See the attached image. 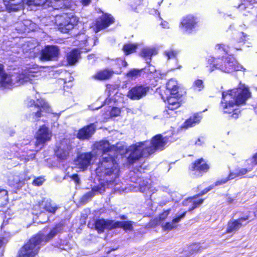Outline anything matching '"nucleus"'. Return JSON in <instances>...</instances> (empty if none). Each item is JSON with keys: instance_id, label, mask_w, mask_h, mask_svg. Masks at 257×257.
<instances>
[{"instance_id": "nucleus-1", "label": "nucleus", "mask_w": 257, "mask_h": 257, "mask_svg": "<svg viewBox=\"0 0 257 257\" xmlns=\"http://www.w3.org/2000/svg\"><path fill=\"white\" fill-rule=\"evenodd\" d=\"M118 147L110 146L109 142L102 141L94 144L93 151L91 153H82L79 155L75 161L76 167L80 170L84 171L91 164L92 160L96 155L101 154L102 158L95 169L98 180H103L101 187L93 188L91 192L86 194L88 197L94 196V193H102L104 191L105 186L113 185L118 176L119 168L114 157L117 156Z\"/></svg>"}, {"instance_id": "nucleus-2", "label": "nucleus", "mask_w": 257, "mask_h": 257, "mask_svg": "<svg viewBox=\"0 0 257 257\" xmlns=\"http://www.w3.org/2000/svg\"><path fill=\"white\" fill-rule=\"evenodd\" d=\"M251 96L248 88L243 84H239L237 88L222 92L220 109L224 113L230 115L232 118L238 117L240 110L238 106L245 103Z\"/></svg>"}, {"instance_id": "nucleus-3", "label": "nucleus", "mask_w": 257, "mask_h": 257, "mask_svg": "<svg viewBox=\"0 0 257 257\" xmlns=\"http://www.w3.org/2000/svg\"><path fill=\"white\" fill-rule=\"evenodd\" d=\"M215 49L219 56L217 58L211 56L208 58L206 67L209 72L219 69L225 73H231L243 69L233 56H228L229 48L227 46L217 44Z\"/></svg>"}, {"instance_id": "nucleus-4", "label": "nucleus", "mask_w": 257, "mask_h": 257, "mask_svg": "<svg viewBox=\"0 0 257 257\" xmlns=\"http://www.w3.org/2000/svg\"><path fill=\"white\" fill-rule=\"evenodd\" d=\"M59 231L58 227L56 226L47 235L42 233L37 234L22 247L17 257H34L38 252L40 245H43L50 240Z\"/></svg>"}, {"instance_id": "nucleus-5", "label": "nucleus", "mask_w": 257, "mask_h": 257, "mask_svg": "<svg viewBox=\"0 0 257 257\" xmlns=\"http://www.w3.org/2000/svg\"><path fill=\"white\" fill-rule=\"evenodd\" d=\"M149 145L150 143L147 141L130 146L126 150L127 153L129 154L127 158L128 162L134 163L142 157H146L151 155V149H149Z\"/></svg>"}, {"instance_id": "nucleus-6", "label": "nucleus", "mask_w": 257, "mask_h": 257, "mask_svg": "<svg viewBox=\"0 0 257 257\" xmlns=\"http://www.w3.org/2000/svg\"><path fill=\"white\" fill-rule=\"evenodd\" d=\"M78 21L77 18L72 14H63L57 16L55 23L59 27V29L64 33L72 29Z\"/></svg>"}, {"instance_id": "nucleus-7", "label": "nucleus", "mask_w": 257, "mask_h": 257, "mask_svg": "<svg viewBox=\"0 0 257 257\" xmlns=\"http://www.w3.org/2000/svg\"><path fill=\"white\" fill-rule=\"evenodd\" d=\"M38 67L29 68L26 71L19 74L16 77V81L20 84H23L30 82L34 83L35 80L41 76V72L38 70Z\"/></svg>"}, {"instance_id": "nucleus-8", "label": "nucleus", "mask_w": 257, "mask_h": 257, "mask_svg": "<svg viewBox=\"0 0 257 257\" xmlns=\"http://www.w3.org/2000/svg\"><path fill=\"white\" fill-rule=\"evenodd\" d=\"M28 105L32 106L34 105V109H36L37 111H33L32 114L34 119H37L41 116V111H46L49 112L50 108L49 104L43 99H38L36 104L33 100H27V102Z\"/></svg>"}, {"instance_id": "nucleus-9", "label": "nucleus", "mask_w": 257, "mask_h": 257, "mask_svg": "<svg viewBox=\"0 0 257 257\" xmlns=\"http://www.w3.org/2000/svg\"><path fill=\"white\" fill-rule=\"evenodd\" d=\"M198 19L193 15L183 17L180 22L179 27L184 32L191 33L197 26Z\"/></svg>"}, {"instance_id": "nucleus-10", "label": "nucleus", "mask_w": 257, "mask_h": 257, "mask_svg": "<svg viewBox=\"0 0 257 257\" xmlns=\"http://www.w3.org/2000/svg\"><path fill=\"white\" fill-rule=\"evenodd\" d=\"M52 136V132L48 127L45 125L41 126L36 134V147L41 149L46 143L50 141Z\"/></svg>"}, {"instance_id": "nucleus-11", "label": "nucleus", "mask_w": 257, "mask_h": 257, "mask_svg": "<svg viewBox=\"0 0 257 257\" xmlns=\"http://www.w3.org/2000/svg\"><path fill=\"white\" fill-rule=\"evenodd\" d=\"M250 172L248 171V169L246 168L239 169L238 170H236L235 173L232 172L230 173L228 176L227 178L222 179L221 180L217 181L215 185H212L208 187V188L205 189L203 190L201 194H199L198 196H202L206 193H207L208 191L212 189L214 186H216L218 185H222L225 183L229 180H231L234 179L237 177H241L243 175L246 174L247 172Z\"/></svg>"}, {"instance_id": "nucleus-12", "label": "nucleus", "mask_w": 257, "mask_h": 257, "mask_svg": "<svg viewBox=\"0 0 257 257\" xmlns=\"http://www.w3.org/2000/svg\"><path fill=\"white\" fill-rule=\"evenodd\" d=\"M150 143L149 149H151V154L154 153L157 150H163L168 143V139L163 138L161 135H158L153 137Z\"/></svg>"}, {"instance_id": "nucleus-13", "label": "nucleus", "mask_w": 257, "mask_h": 257, "mask_svg": "<svg viewBox=\"0 0 257 257\" xmlns=\"http://www.w3.org/2000/svg\"><path fill=\"white\" fill-rule=\"evenodd\" d=\"M58 54L59 49L57 47L47 46L42 51L40 59L42 61L52 60L57 57Z\"/></svg>"}, {"instance_id": "nucleus-14", "label": "nucleus", "mask_w": 257, "mask_h": 257, "mask_svg": "<svg viewBox=\"0 0 257 257\" xmlns=\"http://www.w3.org/2000/svg\"><path fill=\"white\" fill-rule=\"evenodd\" d=\"M113 22V19L110 15H103L102 17L97 19L96 23L91 27L95 33L108 27L109 25Z\"/></svg>"}, {"instance_id": "nucleus-15", "label": "nucleus", "mask_w": 257, "mask_h": 257, "mask_svg": "<svg viewBox=\"0 0 257 257\" xmlns=\"http://www.w3.org/2000/svg\"><path fill=\"white\" fill-rule=\"evenodd\" d=\"M29 179L24 174L10 175L8 177V184L12 187L15 189H20L24 184L25 182Z\"/></svg>"}, {"instance_id": "nucleus-16", "label": "nucleus", "mask_w": 257, "mask_h": 257, "mask_svg": "<svg viewBox=\"0 0 257 257\" xmlns=\"http://www.w3.org/2000/svg\"><path fill=\"white\" fill-rule=\"evenodd\" d=\"M71 149V146L69 144V141L64 139L57 147V149L55 151V153L59 158L62 160L65 159L68 156Z\"/></svg>"}, {"instance_id": "nucleus-17", "label": "nucleus", "mask_w": 257, "mask_h": 257, "mask_svg": "<svg viewBox=\"0 0 257 257\" xmlns=\"http://www.w3.org/2000/svg\"><path fill=\"white\" fill-rule=\"evenodd\" d=\"M78 41L79 42V46L80 49H84L85 52L90 50L91 48L96 44L95 39L87 37L84 34L79 36Z\"/></svg>"}, {"instance_id": "nucleus-18", "label": "nucleus", "mask_w": 257, "mask_h": 257, "mask_svg": "<svg viewBox=\"0 0 257 257\" xmlns=\"http://www.w3.org/2000/svg\"><path fill=\"white\" fill-rule=\"evenodd\" d=\"M149 90V87L143 86H136L131 89L128 92L127 96L134 100H137L145 96Z\"/></svg>"}, {"instance_id": "nucleus-19", "label": "nucleus", "mask_w": 257, "mask_h": 257, "mask_svg": "<svg viewBox=\"0 0 257 257\" xmlns=\"http://www.w3.org/2000/svg\"><path fill=\"white\" fill-rule=\"evenodd\" d=\"M115 221L109 220L99 219L96 221L95 228L98 232H102L105 229L115 228Z\"/></svg>"}, {"instance_id": "nucleus-20", "label": "nucleus", "mask_w": 257, "mask_h": 257, "mask_svg": "<svg viewBox=\"0 0 257 257\" xmlns=\"http://www.w3.org/2000/svg\"><path fill=\"white\" fill-rule=\"evenodd\" d=\"M95 127L93 124H91L80 130L77 133V138L81 140L88 139L94 134Z\"/></svg>"}, {"instance_id": "nucleus-21", "label": "nucleus", "mask_w": 257, "mask_h": 257, "mask_svg": "<svg viewBox=\"0 0 257 257\" xmlns=\"http://www.w3.org/2000/svg\"><path fill=\"white\" fill-rule=\"evenodd\" d=\"M248 219L247 216L241 217L228 222L226 231L227 233L233 232L239 229L243 225V222Z\"/></svg>"}, {"instance_id": "nucleus-22", "label": "nucleus", "mask_w": 257, "mask_h": 257, "mask_svg": "<svg viewBox=\"0 0 257 257\" xmlns=\"http://www.w3.org/2000/svg\"><path fill=\"white\" fill-rule=\"evenodd\" d=\"M6 9L9 12L17 11L22 7L23 0H3Z\"/></svg>"}, {"instance_id": "nucleus-23", "label": "nucleus", "mask_w": 257, "mask_h": 257, "mask_svg": "<svg viewBox=\"0 0 257 257\" xmlns=\"http://www.w3.org/2000/svg\"><path fill=\"white\" fill-rule=\"evenodd\" d=\"M51 6L55 9H72L73 5L71 0H50Z\"/></svg>"}, {"instance_id": "nucleus-24", "label": "nucleus", "mask_w": 257, "mask_h": 257, "mask_svg": "<svg viewBox=\"0 0 257 257\" xmlns=\"http://www.w3.org/2000/svg\"><path fill=\"white\" fill-rule=\"evenodd\" d=\"M203 199L197 200L196 197L194 196L184 200L183 202V204L184 206L188 207L187 209L188 211H191L199 205L203 203Z\"/></svg>"}, {"instance_id": "nucleus-25", "label": "nucleus", "mask_w": 257, "mask_h": 257, "mask_svg": "<svg viewBox=\"0 0 257 257\" xmlns=\"http://www.w3.org/2000/svg\"><path fill=\"white\" fill-rule=\"evenodd\" d=\"M21 28L19 30L22 33L29 32L35 31L37 28V25L31 20H26L19 24Z\"/></svg>"}, {"instance_id": "nucleus-26", "label": "nucleus", "mask_w": 257, "mask_h": 257, "mask_svg": "<svg viewBox=\"0 0 257 257\" xmlns=\"http://www.w3.org/2000/svg\"><path fill=\"white\" fill-rule=\"evenodd\" d=\"M208 169V165L202 159L195 161L192 164L190 167V170L192 171H198L200 172H206Z\"/></svg>"}, {"instance_id": "nucleus-27", "label": "nucleus", "mask_w": 257, "mask_h": 257, "mask_svg": "<svg viewBox=\"0 0 257 257\" xmlns=\"http://www.w3.org/2000/svg\"><path fill=\"white\" fill-rule=\"evenodd\" d=\"M179 94L170 95L167 97V107L169 110H174L180 106V103L178 101Z\"/></svg>"}, {"instance_id": "nucleus-28", "label": "nucleus", "mask_w": 257, "mask_h": 257, "mask_svg": "<svg viewBox=\"0 0 257 257\" xmlns=\"http://www.w3.org/2000/svg\"><path fill=\"white\" fill-rule=\"evenodd\" d=\"M201 119L202 116L200 114H195L185 121L183 124V127L188 128L189 127H193L196 124H198Z\"/></svg>"}, {"instance_id": "nucleus-29", "label": "nucleus", "mask_w": 257, "mask_h": 257, "mask_svg": "<svg viewBox=\"0 0 257 257\" xmlns=\"http://www.w3.org/2000/svg\"><path fill=\"white\" fill-rule=\"evenodd\" d=\"M167 93L170 95H177L178 93L179 86L177 81L173 79H170L166 84Z\"/></svg>"}, {"instance_id": "nucleus-30", "label": "nucleus", "mask_w": 257, "mask_h": 257, "mask_svg": "<svg viewBox=\"0 0 257 257\" xmlns=\"http://www.w3.org/2000/svg\"><path fill=\"white\" fill-rule=\"evenodd\" d=\"M109 106L106 111L103 114V121H105L111 117L117 116L120 113V110L117 107H113L110 109Z\"/></svg>"}, {"instance_id": "nucleus-31", "label": "nucleus", "mask_w": 257, "mask_h": 257, "mask_svg": "<svg viewBox=\"0 0 257 257\" xmlns=\"http://www.w3.org/2000/svg\"><path fill=\"white\" fill-rule=\"evenodd\" d=\"M157 49L154 47H145L142 49L141 55L144 58H151L157 53Z\"/></svg>"}, {"instance_id": "nucleus-32", "label": "nucleus", "mask_w": 257, "mask_h": 257, "mask_svg": "<svg viewBox=\"0 0 257 257\" xmlns=\"http://www.w3.org/2000/svg\"><path fill=\"white\" fill-rule=\"evenodd\" d=\"M113 72L110 70H104L100 71L96 73L93 78L99 80H103L111 77Z\"/></svg>"}, {"instance_id": "nucleus-33", "label": "nucleus", "mask_w": 257, "mask_h": 257, "mask_svg": "<svg viewBox=\"0 0 257 257\" xmlns=\"http://www.w3.org/2000/svg\"><path fill=\"white\" fill-rule=\"evenodd\" d=\"M80 52L77 49H73L67 54V61L70 64L76 63L80 58Z\"/></svg>"}, {"instance_id": "nucleus-34", "label": "nucleus", "mask_w": 257, "mask_h": 257, "mask_svg": "<svg viewBox=\"0 0 257 257\" xmlns=\"http://www.w3.org/2000/svg\"><path fill=\"white\" fill-rule=\"evenodd\" d=\"M142 46V43H128L124 45L123 50L126 55H128L135 52L137 48H141Z\"/></svg>"}, {"instance_id": "nucleus-35", "label": "nucleus", "mask_w": 257, "mask_h": 257, "mask_svg": "<svg viewBox=\"0 0 257 257\" xmlns=\"http://www.w3.org/2000/svg\"><path fill=\"white\" fill-rule=\"evenodd\" d=\"M144 71V69H131L126 74V77L131 80H135L140 77Z\"/></svg>"}, {"instance_id": "nucleus-36", "label": "nucleus", "mask_w": 257, "mask_h": 257, "mask_svg": "<svg viewBox=\"0 0 257 257\" xmlns=\"http://www.w3.org/2000/svg\"><path fill=\"white\" fill-rule=\"evenodd\" d=\"M12 79L10 75L6 74L0 77V85L2 87L9 88L12 86Z\"/></svg>"}, {"instance_id": "nucleus-37", "label": "nucleus", "mask_w": 257, "mask_h": 257, "mask_svg": "<svg viewBox=\"0 0 257 257\" xmlns=\"http://www.w3.org/2000/svg\"><path fill=\"white\" fill-rule=\"evenodd\" d=\"M186 211L184 212L181 215L173 219L172 222L166 223L162 226L164 230H171L175 228L176 226L174 224L179 222L181 219L183 218L186 214Z\"/></svg>"}, {"instance_id": "nucleus-38", "label": "nucleus", "mask_w": 257, "mask_h": 257, "mask_svg": "<svg viewBox=\"0 0 257 257\" xmlns=\"http://www.w3.org/2000/svg\"><path fill=\"white\" fill-rule=\"evenodd\" d=\"M115 228H122L125 230H132L133 229V222L130 221H115Z\"/></svg>"}, {"instance_id": "nucleus-39", "label": "nucleus", "mask_w": 257, "mask_h": 257, "mask_svg": "<svg viewBox=\"0 0 257 257\" xmlns=\"http://www.w3.org/2000/svg\"><path fill=\"white\" fill-rule=\"evenodd\" d=\"M257 164V153L255 154L252 158L247 159L244 164V166L248 169V171H251L255 165Z\"/></svg>"}, {"instance_id": "nucleus-40", "label": "nucleus", "mask_w": 257, "mask_h": 257, "mask_svg": "<svg viewBox=\"0 0 257 257\" xmlns=\"http://www.w3.org/2000/svg\"><path fill=\"white\" fill-rule=\"evenodd\" d=\"M8 201V192L6 190L0 189V207H3Z\"/></svg>"}, {"instance_id": "nucleus-41", "label": "nucleus", "mask_w": 257, "mask_h": 257, "mask_svg": "<svg viewBox=\"0 0 257 257\" xmlns=\"http://www.w3.org/2000/svg\"><path fill=\"white\" fill-rule=\"evenodd\" d=\"M44 208L47 211L52 214L55 213L56 210L58 209V207L55 205L52 204L51 202L48 200H47L45 202Z\"/></svg>"}, {"instance_id": "nucleus-42", "label": "nucleus", "mask_w": 257, "mask_h": 257, "mask_svg": "<svg viewBox=\"0 0 257 257\" xmlns=\"http://www.w3.org/2000/svg\"><path fill=\"white\" fill-rule=\"evenodd\" d=\"M139 189L140 191L142 192H147L150 191V192L154 193L156 191V190L152 189L151 185L148 184V182H147V183L143 182L142 184H140Z\"/></svg>"}, {"instance_id": "nucleus-43", "label": "nucleus", "mask_w": 257, "mask_h": 257, "mask_svg": "<svg viewBox=\"0 0 257 257\" xmlns=\"http://www.w3.org/2000/svg\"><path fill=\"white\" fill-rule=\"evenodd\" d=\"M47 0H27L26 4L29 6H41L45 4Z\"/></svg>"}, {"instance_id": "nucleus-44", "label": "nucleus", "mask_w": 257, "mask_h": 257, "mask_svg": "<svg viewBox=\"0 0 257 257\" xmlns=\"http://www.w3.org/2000/svg\"><path fill=\"white\" fill-rule=\"evenodd\" d=\"M247 35L243 32H238L236 33L234 36V39L238 43L243 42L246 40Z\"/></svg>"}, {"instance_id": "nucleus-45", "label": "nucleus", "mask_w": 257, "mask_h": 257, "mask_svg": "<svg viewBox=\"0 0 257 257\" xmlns=\"http://www.w3.org/2000/svg\"><path fill=\"white\" fill-rule=\"evenodd\" d=\"M203 81L200 79H197L194 81L193 84V88L197 91L201 90L203 87L204 85L203 84Z\"/></svg>"}, {"instance_id": "nucleus-46", "label": "nucleus", "mask_w": 257, "mask_h": 257, "mask_svg": "<svg viewBox=\"0 0 257 257\" xmlns=\"http://www.w3.org/2000/svg\"><path fill=\"white\" fill-rule=\"evenodd\" d=\"M178 54V52L176 50L170 49L165 52V55L169 59L175 58Z\"/></svg>"}, {"instance_id": "nucleus-47", "label": "nucleus", "mask_w": 257, "mask_h": 257, "mask_svg": "<svg viewBox=\"0 0 257 257\" xmlns=\"http://www.w3.org/2000/svg\"><path fill=\"white\" fill-rule=\"evenodd\" d=\"M45 179L43 177H40L36 178L33 182V184L35 186H41L44 183Z\"/></svg>"}, {"instance_id": "nucleus-48", "label": "nucleus", "mask_w": 257, "mask_h": 257, "mask_svg": "<svg viewBox=\"0 0 257 257\" xmlns=\"http://www.w3.org/2000/svg\"><path fill=\"white\" fill-rule=\"evenodd\" d=\"M244 3L241 4L239 6V8L240 10H243L245 8V5H246L247 3H249L250 5H251L252 4L257 3V0H244Z\"/></svg>"}, {"instance_id": "nucleus-49", "label": "nucleus", "mask_w": 257, "mask_h": 257, "mask_svg": "<svg viewBox=\"0 0 257 257\" xmlns=\"http://www.w3.org/2000/svg\"><path fill=\"white\" fill-rule=\"evenodd\" d=\"M145 70L148 72L153 73L156 71L155 68L154 66L149 64L147 68L146 67L144 69V70Z\"/></svg>"}, {"instance_id": "nucleus-50", "label": "nucleus", "mask_w": 257, "mask_h": 257, "mask_svg": "<svg viewBox=\"0 0 257 257\" xmlns=\"http://www.w3.org/2000/svg\"><path fill=\"white\" fill-rule=\"evenodd\" d=\"M170 213V210H167L166 211H165L163 212L160 215V220H164L165 219L168 214Z\"/></svg>"}, {"instance_id": "nucleus-51", "label": "nucleus", "mask_w": 257, "mask_h": 257, "mask_svg": "<svg viewBox=\"0 0 257 257\" xmlns=\"http://www.w3.org/2000/svg\"><path fill=\"white\" fill-rule=\"evenodd\" d=\"M70 178H71L77 184H79L80 182V180L78 177V176L77 174H74L72 176H69Z\"/></svg>"}, {"instance_id": "nucleus-52", "label": "nucleus", "mask_w": 257, "mask_h": 257, "mask_svg": "<svg viewBox=\"0 0 257 257\" xmlns=\"http://www.w3.org/2000/svg\"><path fill=\"white\" fill-rule=\"evenodd\" d=\"M91 0H80L81 4L84 6H88L91 3Z\"/></svg>"}, {"instance_id": "nucleus-53", "label": "nucleus", "mask_w": 257, "mask_h": 257, "mask_svg": "<svg viewBox=\"0 0 257 257\" xmlns=\"http://www.w3.org/2000/svg\"><path fill=\"white\" fill-rule=\"evenodd\" d=\"M6 73L5 72L4 65L0 64V77L4 76Z\"/></svg>"}, {"instance_id": "nucleus-54", "label": "nucleus", "mask_w": 257, "mask_h": 257, "mask_svg": "<svg viewBox=\"0 0 257 257\" xmlns=\"http://www.w3.org/2000/svg\"><path fill=\"white\" fill-rule=\"evenodd\" d=\"M8 240L5 238L0 237V247L3 246L4 244L6 243Z\"/></svg>"}, {"instance_id": "nucleus-55", "label": "nucleus", "mask_w": 257, "mask_h": 257, "mask_svg": "<svg viewBox=\"0 0 257 257\" xmlns=\"http://www.w3.org/2000/svg\"><path fill=\"white\" fill-rule=\"evenodd\" d=\"M161 25L162 26L163 28H169V24L168 22L166 21L162 22L161 23Z\"/></svg>"}, {"instance_id": "nucleus-56", "label": "nucleus", "mask_w": 257, "mask_h": 257, "mask_svg": "<svg viewBox=\"0 0 257 257\" xmlns=\"http://www.w3.org/2000/svg\"><path fill=\"white\" fill-rule=\"evenodd\" d=\"M119 62L121 63V65L123 67H126L127 66V63L124 60H119Z\"/></svg>"}, {"instance_id": "nucleus-57", "label": "nucleus", "mask_w": 257, "mask_h": 257, "mask_svg": "<svg viewBox=\"0 0 257 257\" xmlns=\"http://www.w3.org/2000/svg\"><path fill=\"white\" fill-rule=\"evenodd\" d=\"M195 144L196 145H200L201 144V139H198V141L195 142Z\"/></svg>"}, {"instance_id": "nucleus-58", "label": "nucleus", "mask_w": 257, "mask_h": 257, "mask_svg": "<svg viewBox=\"0 0 257 257\" xmlns=\"http://www.w3.org/2000/svg\"><path fill=\"white\" fill-rule=\"evenodd\" d=\"M133 9L135 11H136V12H139L138 11V9L137 8H133Z\"/></svg>"}, {"instance_id": "nucleus-59", "label": "nucleus", "mask_w": 257, "mask_h": 257, "mask_svg": "<svg viewBox=\"0 0 257 257\" xmlns=\"http://www.w3.org/2000/svg\"><path fill=\"white\" fill-rule=\"evenodd\" d=\"M109 100L108 99H106L105 100V103H107Z\"/></svg>"}, {"instance_id": "nucleus-60", "label": "nucleus", "mask_w": 257, "mask_h": 257, "mask_svg": "<svg viewBox=\"0 0 257 257\" xmlns=\"http://www.w3.org/2000/svg\"><path fill=\"white\" fill-rule=\"evenodd\" d=\"M91 57H92V56H90V55L88 56V59H91Z\"/></svg>"}, {"instance_id": "nucleus-61", "label": "nucleus", "mask_w": 257, "mask_h": 257, "mask_svg": "<svg viewBox=\"0 0 257 257\" xmlns=\"http://www.w3.org/2000/svg\"><path fill=\"white\" fill-rule=\"evenodd\" d=\"M121 218H122V219H125V217L124 216H123L121 217Z\"/></svg>"}, {"instance_id": "nucleus-62", "label": "nucleus", "mask_w": 257, "mask_h": 257, "mask_svg": "<svg viewBox=\"0 0 257 257\" xmlns=\"http://www.w3.org/2000/svg\"><path fill=\"white\" fill-rule=\"evenodd\" d=\"M181 68V66H179V67H178L177 68L179 69V68Z\"/></svg>"}, {"instance_id": "nucleus-63", "label": "nucleus", "mask_w": 257, "mask_h": 257, "mask_svg": "<svg viewBox=\"0 0 257 257\" xmlns=\"http://www.w3.org/2000/svg\"><path fill=\"white\" fill-rule=\"evenodd\" d=\"M228 201H229V202H231L232 200H229Z\"/></svg>"}]
</instances>
